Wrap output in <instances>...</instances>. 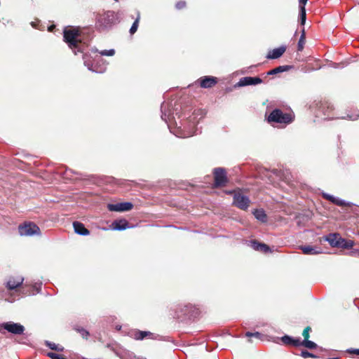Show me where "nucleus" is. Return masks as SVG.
Instances as JSON below:
<instances>
[{"label":"nucleus","instance_id":"f257e3e1","mask_svg":"<svg viewBox=\"0 0 359 359\" xmlns=\"http://www.w3.org/2000/svg\"><path fill=\"white\" fill-rule=\"evenodd\" d=\"M161 118L176 137L187 138L198 133L197 124L206 114L200 108L184 107L175 100L163 102L161 106Z\"/></svg>","mask_w":359,"mask_h":359},{"label":"nucleus","instance_id":"f03ea898","mask_svg":"<svg viewBox=\"0 0 359 359\" xmlns=\"http://www.w3.org/2000/svg\"><path fill=\"white\" fill-rule=\"evenodd\" d=\"M64 41L68 44L69 47L76 55L77 52L83 53V60L84 65L88 70L95 73H103L106 67H97L90 60V55L84 52L86 42H82L81 36L79 30L74 28H65L63 32Z\"/></svg>","mask_w":359,"mask_h":359},{"label":"nucleus","instance_id":"7ed1b4c3","mask_svg":"<svg viewBox=\"0 0 359 359\" xmlns=\"http://www.w3.org/2000/svg\"><path fill=\"white\" fill-rule=\"evenodd\" d=\"M266 119L270 123H276L288 125L293 122L294 116L290 113H283L280 109H275L271 111Z\"/></svg>","mask_w":359,"mask_h":359},{"label":"nucleus","instance_id":"20e7f679","mask_svg":"<svg viewBox=\"0 0 359 359\" xmlns=\"http://www.w3.org/2000/svg\"><path fill=\"white\" fill-rule=\"evenodd\" d=\"M116 19V13L108 11L97 17L96 25L100 30H104L110 28L115 23Z\"/></svg>","mask_w":359,"mask_h":359},{"label":"nucleus","instance_id":"39448f33","mask_svg":"<svg viewBox=\"0 0 359 359\" xmlns=\"http://www.w3.org/2000/svg\"><path fill=\"white\" fill-rule=\"evenodd\" d=\"M229 194H233V205L242 210L248 209L250 200L248 196L242 194L240 191H232Z\"/></svg>","mask_w":359,"mask_h":359},{"label":"nucleus","instance_id":"423d86ee","mask_svg":"<svg viewBox=\"0 0 359 359\" xmlns=\"http://www.w3.org/2000/svg\"><path fill=\"white\" fill-rule=\"evenodd\" d=\"M19 233L21 236H32L40 234L39 227L33 222H25L19 226Z\"/></svg>","mask_w":359,"mask_h":359},{"label":"nucleus","instance_id":"0eeeda50","mask_svg":"<svg viewBox=\"0 0 359 359\" xmlns=\"http://www.w3.org/2000/svg\"><path fill=\"white\" fill-rule=\"evenodd\" d=\"M2 329L13 334H22L25 331V327L22 325L12 321L0 324V332L4 333Z\"/></svg>","mask_w":359,"mask_h":359},{"label":"nucleus","instance_id":"6e6552de","mask_svg":"<svg viewBox=\"0 0 359 359\" xmlns=\"http://www.w3.org/2000/svg\"><path fill=\"white\" fill-rule=\"evenodd\" d=\"M215 186L219 187L224 186L227 182L226 170L223 168H216L213 171Z\"/></svg>","mask_w":359,"mask_h":359},{"label":"nucleus","instance_id":"1a4fd4ad","mask_svg":"<svg viewBox=\"0 0 359 359\" xmlns=\"http://www.w3.org/2000/svg\"><path fill=\"white\" fill-rule=\"evenodd\" d=\"M133 208V204L130 202L109 203L107 205V209L111 212H125L130 210Z\"/></svg>","mask_w":359,"mask_h":359},{"label":"nucleus","instance_id":"9d476101","mask_svg":"<svg viewBox=\"0 0 359 359\" xmlns=\"http://www.w3.org/2000/svg\"><path fill=\"white\" fill-rule=\"evenodd\" d=\"M333 109L332 105L327 102H322L318 105L317 116L323 115L325 119L332 118L330 116L331 112Z\"/></svg>","mask_w":359,"mask_h":359},{"label":"nucleus","instance_id":"9b49d317","mask_svg":"<svg viewBox=\"0 0 359 359\" xmlns=\"http://www.w3.org/2000/svg\"><path fill=\"white\" fill-rule=\"evenodd\" d=\"M263 82L262 79L258 76H245L239 79L235 87H243L247 86H255Z\"/></svg>","mask_w":359,"mask_h":359},{"label":"nucleus","instance_id":"f8f14e48","mask_svg":"<svg viewBox=\"0 0 359 359\" xmlns=\"http://www.w3.org/2000/svg\"><path fill=\"white\" fill-rule=\"evenodd\" d=\"M322 196L328 201H330L331 203H332L334 205H337L338 206L341 207H350L353 205L352 203L347 202L344 200H342L339 198L335 197L332 195H330L329 194H327L325 192L322 193Z\"/></svg>","mask_w":359,"mask_h":359},{"label":"nucleus","instance_id":"ddd939ff","mask_svg":"<svg viewBox=\"0 0 359 359\" xmlns=\"http://www.w3.org/2000/svg\"><path fill=\"white\" fill-rule=\"evenodd\" d=\"M193 309L191 304H181L176 308L177 317L181 318L183 316L190 315Z\"/></svg>","mask_w":359,"mask_h":359},{"label":"nucleus","instance_id":"4468645a","mask_svg":"<svg viewBox=\"0 0 359 359\" xmlns=\"http://www.w3.org/2000/svg\"><path fill=\"white\" fill-rule=\"evenodd\" d=\"M217 83L216 77L205 76L200 79V86L203 88H210Z\"/></svg>","mask_w":359,"mask_h":359},{"label":"nucleus","instance_id":"2eb2a0df","mask_svg":"<svg viewBox=\"0 0 359 359\" xmlns=\"http://www.w3.org/2000/svg\"><path fill=\"white\" fill-rule=\"evenodd\" d=\"M24 278L21 276L17 278L11 277L8 279L6 284V287L9 290H15L22 284Z\"/></svg>","mask_w":359,"mask_h":359},{"label":"nucleus","instance_id":"dca6fc26","mask_svg":"<svg viewBox=\"0 0 359 359\" xmlns=\"http://www.w3.org/2000/svg\"><path fill=\"white\" fill-rule=\"evenodd\" d=\"M130 228L128 222L125 219L114 220L111 224V229L115 231H123Z\"/></svg>","mask_w":359,"mask_h":359},{"label":"nucleus","instance_id":"f3484780","mask_svg":"<svg viewBox=\"0 0 359 359\" xmlns=\"http://www.w3.org/2000/svg\"><path fill=\"white\" fill-rule=\"evenodd\" d=\"M249 243V245L255 250L263 252L265 253L270 252V248L264 243H259L255 240L250 241Z\"/></svg>","mask_w":359,"mask_h":359},{"label":"nucleus","instance_id":"a211bd4d","mask_svg":"<svg viewBox=\"0 0 359 359\" xmlns=\"http://www.w3.org/2000/svg\"><path fill=\"white\" fill-rule=\"evenodd\" d=\"M285 50H286L285 46H281L278 48H274L267 54L266 58L267 59H278L283 55V54L285 52Z\"/></svg>","mask_w":359,"mask_h":359},{"label":"nucleus","instance_id":"6ab92c4d","mask_svg":"<svg viewBox=\"0 0 359 359\" xmlns=\"http://www.w3.org/2000/svg\"><path fill=\"white\" fill-rule=\"evenodd\" d=\"M304 255H314L322 252L320 248L312 245H303L299 247Z\"/></svg>","mask_w":359,"mask_h":359},{"label":"nucleus","instance_id":"aec40b11","mask_svg":"<svg viewBox=\"0 0 359 359\" xmlns=\"http://www.w3.org/2000/svg\"><path fill=\"white\" fill-rule=\"evenodd\" d=\"M73 227L76 233L81 236H88L90 234L89 230H88L83 224L80 222H74Z\"/></svg>","mask_w":359,"mask_h":359},{"label":"nucleus","instance_id":"412c9836","mask_svg":"<svg viewBox=\"0 0 359 359\" xmlns=\"http://www.w3.org/2000/svg\"><path fill=\"white\" fill-rule=\"evenodd\" d=\"M308 0H299V20L301 25H304L306 20L305 6Z\"/></svg>","mask_w":359,"mask_h":359},{"label":"nucleus","instance_id":"4be33fe9","mask_svg":"<svg viewBox=\"0 0 359 359\" xmlns=\"http://www.w3.org/2000/svg\"><path fill=\"white\" fill-rule=\"evenodd\" d=\"M340 238L341 237L338 233H330L325 237V241H327L332 247H338L340 245Z\"/></svg>","mask_w":359,"mask_h":359},{"label":"nucleus","instance_id":"5701e85b","mask_svg":"<svg viewBox=\"0 0 359 359\" xmlns=\"http://www.w3.org/2000/svg\"><path fill=\"white\" fill-rule=\"evenodd\" d=\"M292 68H293V66H291V65L278 66V67H276V68L269 71L266 73L265 77L267 76L276 75L277 74L282 73V72L290 70Z\"/></svg>","mask_w":359,"mask_h":359},{"label":"nucleus","instance_id":"b1692460","mask_svg":"<svg viewBox=\"0 0 359 359\" xmlns=\"http://www.w3.org/2000/svg\"><path fill=\"white\" fill-rule=\"evenodd\" d=\"M302 346H304L309 349L318 348V350L321 352L325 351V349H324L323 347H318V345L315 342L309 340V339H304L302 341Z\"/></svg>","mask_w":359,"mask_h":359},{"label":"nucleus","instance_id":"393cba45","mask_svg":"<svg viewBox=\"0 0 359 359\" xmlns=\"http://www.w3.org/2000/svg\"><path fill=\"white\" fill-rule=\"evenodd\" d=\"M152 334L151 332L148 331H140V330H135L133 332V337L136 340H142L147 337H149Z\"/></svg>","mask_w":359,"mask_h":359},{"label":"nucleus","instance_id":"a878e982","mask_svg":"<svg viewBox=\"0 0 359 359\" xmlns=\"http://www.w3.org/2000/svg\"><path fill=\"white\" fill-rule=\"evenodd\" d=\"M253 215L259 221H261L262 222H265L266 221V215L264 210L262 209H256L253 212Z\"/></svg>","mask_w":359,"mask_h":359},{"label":"nucleus","instance_id":"bb28decb","mask_svg":"<svg viewBox=\"0 0 359 359\" xmlns=\"http://www.w3.org/2000/svg\"><path fill=\"white\" fill-rule=\"evenodd\" d=\"M305 37H306L305 30H304V28H303L301 32V36H300V38L299 39L298 44H297V50L298 51H302V50L304 49V46L305 44Z\"/></svg>","mask_w":359,"mask_h":359},{"label":"nucleus","instance_id":"cd10ccee","mask_svg":"<svg viewBox=\"0 0 359 359\" xmlns=\"http://www.w3.org/2000/svg\"><path fill=\"white\" fill-rule=\"evenodd\" d=\"M45 344L46 345V346H48V348H50L51 350H53V351H58V352H62L64 351V347L59 345V344H56L53 342H51V341H45Z\"/></svg>","mask_w":359,"mask_h":359},{"label":"nucleus","instance_id":"c85d7f7f","mask_svg":"<svg viewBox=\"0 0 359 359\" xmlns=\"http://www.w3.org/2000/svg\"><path fill=\"white\" fill-rule=\"evenodd\" d=\"M339 244L340 245H339L338 248L349 249L353 246V241H352L351 240H346L341 238H340Z\"/></svg>","mask_w":359,"mask_h":359},{"label":"nucleus","instance_id":"c756f323","mask_svg":"<svg viewBox=\"0 0 359 359\" xmlns=\"http://www.w3.org/2000/svg\"><path fill=\"white\" fill-rule=\"evenodd\" d=\"M140 19V13H138L137 18L135 19V20L134 21V22L133 23V25L130 29V34H133L136 32V31L138 28Z\"/></svg>","mask_w":359,"mask_h":359},{"label":"nucleus","instance_id":"7c9ffc66","mask_svg":"<svg viewBox=\"0 0 359 359\" xmlns=\"http://www.w3.org/2000/svg\"><path fill=\"white\" fill-rule=\"evenodd\" d=\"M74 330L79 332L81 337L84 339H87L88 337L89 336V332L88 331H87L86 329L83 328V327H74Z\"/></svg>","mask_w":359,"mask_h":359},{"label":"nucleus","instance_id":"2f4dec72","mask_svg":"<svg viewBox=\"0 0 359 359\" xmlns=\"http://www.w3.org/2000/svg\"><path fill=\"white\" fill-rule=\"evenodd\" d=\"M300 355L304 358H318V355H316L313 353H311L306 350L302 351Z\"/></svg>","mask_w":359,"mask_h":359},{"label":"nucleus","instance_id":"473e14b6","mask_svg":"<svg viewBox=\"0 0 359 359\" xmlns=\"http://www.w3.org/2000/svg\"><path fill=\"white\" fill-rule=\"evenodd\" d=\"M281 341L285 344L292 345V341H293V337L288 336V335H285L281 337Z\"/></svg>","mask_w":359,"mask_h":359},{"label":"nucleus","instance_id":"72a5a7b5","mask_svg":"<svg viewBox=\"0 0 359 359\" xmlns=\"http://www.w3.org/2000/svg\"><path fill=\"white\" fill-rule=\"evenodd\" d=\"M47 356H48L51 359H67L61 355L53 352H48L47 353Z\"/></svg>","mask_w":359,"mask_h":359},{"label":"nucleus","instance_id":"f704fd0d","mask_svg":"<svg viewBox=\"0 0 359 359\" xmlns=\"http://www.w3.org/2000/svg\"><path fill=\"white\" fill-rule=\"evenodd\" d=\"M245 336L248 337H256L259 339H261L262 337V334L261 333H259V332H247L245 333Z\"/></svg>","mask_w":359,"mask_h":359},{"label":"nucleus","instance_id":"c9c22d12","mask_svg":"<svg viewBox=\"0 0 359 359\" xmlns=\"http://www.w3.org/2000/svg\"><path fill=\"white\" fill-rule=\"evenodd\" d=\"M101 55L104 56H113L115 54L114 49L104 50L100 52Z\"/></svg>","mask_w":359,"mask_h":359},{"label":"nucleus","instance_id":"e433bc0d","mask_svg":"<svg viewBox=\"0 0 359 359\" xmlns=\"http://www.w3.org/2000/svg\"><path fill=\"white\" fill-rule=\"evenodd\" d=\"M311 327H309V326H308V327H306L304 330V331H303V332H302V335H303V337H304V339H309V337H310V336H309V332H310V331H311Z\"/></svg>","mask_w":359,"mask_h":359},{"label":"nucleus","instance_id":"4c0bfd02","mask_svg":"<svg viewBox=\"0 0 359 359\" xmlns=\"http://www.w3.org/2000/svg\"><path fill=\"white\" fill-rule=\"evenodd\" d=\"M302 341H301L300 338H293L292 345L297 347V346H302Z\"/></svg>","mask_w":359,"mask_h":359},{"label":"nucleus","instance_id":"58836bf2","mask_svg":"<svg viewBox=\"0 0 359 359\" xmlns=\"http://www.w3.org/2000/svg\"><path fill=\"white\" fill-rule=\"evenodd\" d=\"M185 6H186V2H185V1H178V2L175 4V7H176V8H177V9H178V10L182 9V8H184Z\"/></svg>","mask_w":359,"mask_h":359},{"label":"nucleus","instance_id":"ea45409f","mask_svg":"<svg viewBox=\"0 0 359 359\" xmlns=\"http://www.w3.org/2000/svg\"><path fill=\"white\" fill-rule=\"evenodd\" d=\"M348 351L351 353L359 355V349H350Z\"/></svg>","mask_w":359,"mask_h":359},{"label":"nucleus","instance_id":"a19ab883","mask_svg":"<svg viewBox=\"0 0 359 359\" xmlns=\"http://www.w3.org/2000/svg\"><path fill=\"white\" fill-rule=\"evenodd\" d=\"M18 154H21V155L24 156L25 157H27L29 156L27 154H25L23 151H22L21 153L18 152V153L15 154V155H18Z\"/></svg>","mask_w":359,"mask_h":359},{"label":"nucleus","instance_id":"79ce46f5","mask_svg":"<svg viewBox=\"0 0 359 359\" xmlns=\"http://www.w3.org/2000/svg\"><path fill=\"white\" fill-rule=\"evenodd\" d=\"M332 67L334 68H339L341 67V64H339V63H332Z\"/></svg>","mask_w":359,"mask_h":359},{"label":"nucleus","instance_id":"37998d69","mask_svg":"<svg viewBox=\"0 0 359 359\" xmlns=\"http://www.w3.org/2000/svg\"><path fill=\"white\" fill-rule=\"evenodd\" d=\"M348 118L351 119V120H355L358 118V116H349L348 115Z\"/></svg>","mask_w":359,"mask_h":359},{"label":"nucleus","instance_id":"c03bdc74","mask_svg":"<svg viewBox=\"0 0 359 359\" xmlns=\"http://www.w3.org/2000/svg\"><path fill=\"white\" fill-rule=\"evenodd\" d=\"M91 52L95 53L98 52V50L96 48H91Z\"/></svg>","mask_w":359,"mask_h":359},{"label":"nucleus","instance_id":"a18cd8bd","mask_svg":"<svg viewBox=\"0 0 359 359\" xmlns=\"http://www.w3.org/2000/svg\"><path fill=\"white\" fill-rule=\"evenodd\" d=\"M116 329L117 330H120L121 329V325H116Z\"/></svg>","mask_w":359,"mask_h":359},{"label":"nucleus","instance_id":"49530a36","mask_svg":"<svg viewBox=\"0 0 359 359\" xmlns=\"http://www.w3.org/2000/svg\"><path fill=\"white\" fill-rule=\"evenodd\" d=\"M31 25H32V26L33 27H36V26H35V23H34V22H31Z\"/></svg>","mask_w":359,"mask_h":359},{"label":"nucleus","instance_id":"de8ad7c7","mask_svg":"<svg viewBox=\"0 0 359 359\" xmlns=\"http://www.w3.org/2000/svg\"><path fill=\"white\" fill-rule=\"evenodd\" d=\"M328 359H338V358H330Z\"/></svg>","mask_w":359,"mask_h":359}]
</instances>
